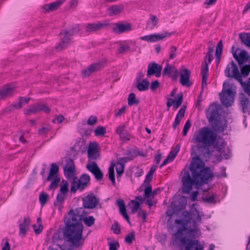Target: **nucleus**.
<instances>
[{
    "label": "nucleus",
    "instance_id": "nucleus-18",
    "mask_svg": "<svg viewBox=\"0 0 250 250\" xmlns=\"http://www.w3.org/2000/svg\"><path fill=\"white\" fill-rule=\"evenodd\" d=\"M83 200L84 207L87 208H95L99 202V200L92 194H88Z\"/></svg>",
    "mask_w": 250,
    "mask_h": 250
},
{
    "label": "nucleus",
    "instance_id": "nucleus-22",
    "mask_svg": "<svg viewBox=\"0 0 250 250\" xmlns=\"http://www.w3.org/2000/svg\"><path fill=\"white\" fill-rule=\"evenodd\" d=\"M16 86L14 84H9L4 86L0 90V99L9 96L15 92Z\"/></svg>",
    "mask_w": 250,
    "mask_h": 250
},
{
    "label": "nucleus",
    "instance_id": "nucleus-57",
    "mask_svg": "<svg viewBox=\"0 0 250 250\" xmlns=\"http://www.w3.org/2000/svg\"><path fill=\"white\" fill-rule=\"evenodd\" d=\"M109 250H117L119 247V244L118 242H111L109 244Z\"/></svg>",
    "mask_w": 250,
    "mask_h": 250
},
{
    "label": "nucleus",
    "instance_id": "nucleus-10",
    "mask_svg": "<svg viewBox=\"0 0 250 250\" xmlns=\"http://www.w3.org/2000/svg\"><path fill=\"white\" fill-rule=\"evenodd\" d=\"M225 74L226 77L234 78L240 83H242V78L238 67L232 61L227 66L225 70Z\"/></svg>",
    "mask_w": 250,
    "mask_h": 250
},
{
    "label": "nucleus",
    "instance_id": "nucleus-49",
    "mask_svg": "<svg viewBox=\"0 0 250 250\" xmlns=\"http://www.w3.org/2000/svg\"><path fill=\"white\" fill-rule=\"evenodd\" d=\"M250 72V65H246L243 66L241 68V74L244 77L248 76Z\"/></svg>",
    "mask_w": 250,
    "mask_h": 250
},
{
    "label": "nucleus",
    "instance_id": "nucleus-6",
    "mask_svg": "<svg viewBox=\"0 0 250 250\" xmlns=\"http://www.w3.org/2000/svg\"><path fill=\"white\" fill-rule=\"evenodd\" d=\"M236 93V86L233 83L225 82L223 83L222 92L220 94L221 103L227 107L232 105Z\"/></svg>",
    "mask_w": 250,
    "mask_h": 250
},
{
    "label": "nucleus",
    "instance_id": "nucleus-60",
    "mask_svg": "<svg viewBox=\"0 0 250 250\" xmlns=\"http://www.w3.org/2000/svg\"><path fill=\"white\" fill-rule=\"evenodd\" d=\"M156 170V167L154 166L151 167L150 169L149 170L148 174L146 175V180H150L152 178V175L153 173Z\"/></svg>",
    "mask_w": 250,
    "mask_h": 250
},
{
    "label": "nucleus",
    "instance_id": "nucleus-27",
    "mask_svg": "<svg viewBox=\"0 0 250 250\" xmlns=\"http://www.w3.org/2000/svg\"><path fill=\"white\" fill-rule=\"evenodd\" d=\"M58 167L55 164H52L47 180L51 181L52 179L60 178L58 176Z\"/></svg>",
    "mask_w": 250,
    "mask_h": 250
},
{
    "label": "nucleus",
    "instance_id": "nucleus-50",
    "mask_svg": "<svg viewBox=\"0 0 250 250\" xmlns=\"http://www.w3.org/2000/svg\"><path fill=\"white\" fill-rule=\"evenodd\" d=\"M2 250H10V245L9 243L8 239L5 238L1 243Z\"/></svg>",
    "mask_w": 250,
    "mask_h": 250
},
{
    "label": "nucleus",
    "instance_id": "nucleus-33",
    "mask_svg": "<svg viewBox=\"0 0 250 250\" xmlns=\"http://www.w3.org/2000/svg\"><path fill=\"white\" fill-rule=\"evenodd\" d=\"M29 100L30 98L26 97H21L18 102L12 105V107L16 109L21 108L23 105L28 103Z\"/></svg>",
    "mask_w": 250,
    "mask_h": 250
},
{
    "label": "nucleus",
    "instance_id": "nucleus-45",
    "mask_svg": "<svg viewBox=\"0 0 250 250\" xmlns=\"http://www.w3.org/2000/svg\"><path fill=\"white\" fill-rule=\"evenodd\" d=\"M60 191L61 193L66 194L68 191V183L67 181H62L61 185Z\"/></svg>",
    "mask_w": 250,
    "mask_h": 250
},
{
    "label": "nucleus",
    "instance_id": "nucleus-46",
    "mask_svg": "<svg viewBox=\"0 0 250 250\" xmlns=\"http://www.w3.org/2000/svg\"><path fill=\"white\" fill-rule=\"evenodd\" d=\"M145 199L152 198V188L150 186H147L144 191Z\"/></svg>",
    "mask_w": 250,
    "mask_h": 250
},
{
    "label": "nucleus",
    "instance_id": "nucleus-32",
    "mask_svg": "<svg viewBox=\"0 0 250 250\" xmlns=\"http://www.w3.org/2000/svg\"><path fill=\"white\" fill-rule=\"evenodd\" d=\"M99 68L98 64H94L89 66L88 68L83 71V75L84 77L89 76L90 74L97 70Z\"/></svg>",
    "mask_w": 250,
    "mask_h": 250
},
{
    "label": "nucleus",
    "instance_id": "nucleus-3",
    "mask_svg": "<svg viewBox=\"0 0 250 250\" xmlns=\"http://www.w3.org/2000/svg\"><path fill=\"white\" fill-rule=\"evenodd\" d=\"M203 216L204 213L202 211L194 209L191 211L190 217L188 220H176L175 223L178 225V231L175 234L176 240H179L182 243L185 242V239L180 237L183 232L185 231L194 237H198L200 234L198 225L201 223L202 217Z\"/></svg>",
    "mask_w": 250,
    "mask_h": 250
},
{
    "label": "nucleus",
    "instance_id": "nucleus-52",
    "mask_svg": "<svg viewBox=\"0 0 250 250\" xmlns=\"http://www.w3.org/2000/svg\"><path fill=\"white\" fill-rule=\"evenodd\" d=\"M215 197L216 195L214 193H209L205 197L204 199L207 202L214 203L215 202Z\"/></svg>",
    "mask_w": 250,
    "mask_h": 250
},
{
    "label": "nucleus",
    "instance_id": "nucleus-26",
    "mask_svg": "<svg viewBox=\"0 0 250 250\" xmlns=\"http://www.w3.org/2000/svg\"><path fill=\"white\" fill-rule=\"evenodd\" d=\"M206 113L209 121L215 120L218 115V111L216 106L215 105H210L207 110Z\"/></svg>",
    "mask_w": 250,
    "mask_h": 250
},
{
    "label": "nucleus",
    "instance_id": "nucleus-21",
    "mask_svg": "<svg viewBox=\"0 0 250 250\" xmlns=\"http://www.w3.org/2000/svg\"><path fill=\"white\" fill-rule=\"evenodd\" d=\"M167 36V32L164 34H153L141 37L140 39L148 42H155L158 41L162 40Z\"/></svg>",
    "mask_w": 250,
    "mask_h": 250
},
{
    "label": "nucleus",
    "instance_id": "nucleus-1",
    "mask_svg": "<svg viewBox=\"0 0 250 250\" xmlns=\"http://www.w3.org/2000/svg\"><path fill=\"white\" fill-rule=\"evenodd\" d=\"M82 220L87 226L91 227L95 220L92 216L83 218L81 211L77 209H71L64 219L65 227L62 230L64 239L76 247L82 246L84 241Z\"/></svg>",
    "mask_w": 250,
    "mask_h": 250
},
{
    "label": "nucleus",
    "instance_id": "nucleus-51",
    "mask_svg": "<svg viewBox=\"0 0 250 250\" xmlns=\"http://www.w3.org/2000/svg\"><path fill=\"white\" fill-rule=\"evenodd\" d=\"M191 125V122L189 120L187 121V122H186V123L184 125L183 130V136H186L187 135L189 129L190 128Z\"/></svg>",
    "mask_w": 250,
    "mask_h": 250
},
{
    "label": "nucleus",
    "instance_id": "nucleus-59",
    "mask_svg": "<svg viewBox=\"0 0 250 250\" xmlns=\"http://www.w3.org/2000/svg\"><path fill=\"white\" fill-rule=\"evenodd\" d=\"M48 195L46 193H42L40 195L39 200L41 204L44 205L47 199Z\"/></svg>",
    "mask_w": 250,
    "mask_h": 250
},
{
    "label": "nucleus",
    "instance_id": "nucleus-55",
    "mask_svg": "<svg viewBox=\"0 0 250 250\" xmlns=\"http://www.w3.org/2000/svg\"><path fill=\"white\" fill-rule=\"evenodd\" d=\"M52 182L50 185L49 188L50 189H55L57 188L58 184L60 181V178H56L54 179H52Z\"/></svg>",
    "mask_w": 250,
    "mask_h": 250
},
{
    "label": "nucleus",
    "instance_id": "nucleus-41",
    "mask_svg": "<svg viewBox=\"0 0 250 250\" xmlns=\"http://www.w3.org/2000/svg\"><path fill=\"white\" fill-rule=\"evenodd\" d=\"M179 150L180 146L178 145H177L176 146V147L173 150H171L170 152V153H169L167 157L168 159H169L170 161L172 162L174 159L177 153H178Z\"/></svg>",
    "mask_w": 250,
    "mask_h": 250
},
{
    "label": "nucleus",
    "instance_id": "nucleus-36",
    "mask_svg": "<svg viewBox=\"0 0 250 250\" xmlns=\"http://www.w3.org/2000/svg\"><path fill=\"white\" fill-rule=\"evenodd\" d=\"M239 36L242 42L250 47V33H240Z\"/></svg>",
    "mask_w": 250,
    "mask_h": 250
},
{
    "label": "nucleus",
    "instance_id": "nucleus-24",
    "mask_svg": "<svg viewBox=\"0 0 250 250\" xmlns=\"http://www.w3.org/2000/svg\"><path fill=\"white\" fill-rule=\"evenodd\" d=\"M31 223L30 219L29 217H25L23 222L20 225L19 234L22 237H25L26 233L28 230L29 226Z\"/></svg>",
    "mask_w": 250,
    "mask_h": 250
},
{
    "label": "nucleus",
    "instance_id": "nucleus-53",
    "mask_svg": "<svg viewBox=\"0 0 250 250\" xmlns=\"http://www.w3.org/2000/svg\"><path fill=\"white\" fill-rule=\"evenodd\" d=\"M111 229L113 232L117 234H119L121 232L120 226L117 222H114V224L112 225Z\"/></svg>",
    "mask_w": 250,
    "mask_h": 250
},
{
    "label": "nucleus",
    "instance_id": "nucleus-5",
    "mask_svg": "<svg viewBox=\"0 0 250 250\" xmlns=\"http://www.w3.org/2000/svg\"><path fill=\"white\" fill-rule=\"evenodd\" d=\"M98 144L96 142H90L88 147L87 153L88 161L86 166V168L95 176L96 180H101L103 178V173L96 162L92 160H96L99 157L98 150Z\"/></svg>",
    "mask_w": 250,
    "mask_h": 250
},
{
    "label": "nucleus",
    "instance_id": "nucleus-43",
    "mask_svg": "<svg viewBox=\"0 0 250 250\" xmlns=\"http://www.w3.org/2000/svg\"><path fill=\"white\" fill-rule=\"evenodd\" d=\"M139 103V101L136 99L135 95L133 93H131L129 95L128 98V104L131 106Z\"/></svg>",
    "mask_w": 250,
    "mask_h": 250
},
{
    "label": "nucleus",
    "instance_id": "nucleus-12",
    "mask_svg": "<svg viewBox=\"0 0 250 250\" xmlns=\"http://www.w3.org/2000/svg\"><path fill=\"white\" fill-rule=\"evenodd\" d=\"M79 31V26L75 27L74 29H69L68 31H65L61 33V42L57 46V49H63L67 46L71 40V37Z\"/></svg>",
    "mask_w": 250,
    "mask_h": 250
},
{
    "label": "nucleus",
    "instance_id": "nucleus-8",
    "mask_svg": "<svg viewBox=\"0 0 250 250\" xmlns=\"http://www.w3.org/2000/svg\"><path fill=\"white\" fill-rule=\"evenodd\" d=\"M214 50L213 48L209 47L208 53L206 56L204 62L202 65L201 74L202 76V87H206L207 85V80L208 75V66L211 61L213 60V54Z\"/></svg>",
    "mask_w": 250,
    "mask_h": 250
},
{
    "label": "nucleus",
    "instance_id": "nucleus-4",
    "mask_svg": "<svg viewBox=\"0 0 250 250\" xmlns=\"http://www.w3.org/2000/svg\"><path fill=\"white\" fill-rule=\"evenodd\" d=\"M219 138L220 137L212 129L203 127L195 132L192 140L196 145L198 151L205 156L208 157L209 147H214Z\"/></svg>",
    "mask_w": 250,
    "mask_h": 250
},
{
    "label": "nucleus",
    "instance_id": "nucleus-16",
    "mask_svg": "<svg viewBox=\"0 0 250 250\" xmlns=\"http://www.w3.org/2000/svg\"><path fill=\"white\" fill-rule=\"evenodd\" d=\"M109 25L108 21H104L97 23H89L85 26L86 32H92L98 31L100 29L106 28Z\"/></svg>",
    "mask_w": 250,
    "mask_h": 250
},
{
    "label": "nucleus",
    "instance_id": "nucleus-62",
    "mask_svg": "<svg viewBox=\"0 0 250 250\" xmlns=\"http://www.w3.org/2000/svg\"><path fill=\"white\" fill-rule=\"evenodd\" d=\"M126 110V106H124L121 108L119 109L116 112L115 116L116 117L121 116L122 115L125 113Z\"/></svg>",
    "mask_w": 250,
    "mask_h": 250
},
{
    "label": "nucleus",
    "instance_id": "nucleus-13",
    "mask_svg": "<svg viewBox=\"0 0 250 250\" xmlns=\"http://www.w3.org/2000/svg\"><path fill=\"white\" fill-rule=\"evenodd\" d=\"M231 52L233 57L239 64L246 62L249 58V55L247 51L239 48H235L234 46L232 47Z\"/></svg>",
    "mask_w": 250,
    "mask_h": 250
},
{
    "label": "nucleus",
    "instance_id": "nucleus-37",
    "mask_svg": "<svg viewBox=\"0 0 250 250\" xmlns=\"http://www.w3.org/2000/svg\"><path fill=\"white\" fill-rule=\"evenodd\" d=\"M249 103L248 98L244 94H241L240 96V104L243 108V112H245V109H247Z\"/></svg>",
    "mask_w": 250,
    "mask_h": 250
},
{
    "label": "nucleus",
    "instance_id": "nucleus-56",
    "mask_svg": "<svg viewBox=\"0 0 250 250\" xmlns=\"http://www.w3.org/2000/svg\"><path fill=\"white\" fill-rule=\"evenodd\" d=\"M177 48L174 46H171L170 48L169 58L173 59L177 55L176 54Z\"/></svg>",
    "mask_w": 250,
    "mask_h": 250
},
{
    "label": "nucleus",
    "instance_id": "nucleus-34",
    "mask_svg": "<svg viewBox=\"0 0 250 250\" xmlns=\"http://www.w3.org/2000/svg\"><path fill=\"white\" fill-rule=\"evenodd\" d=\"M158 22V19L156 16L153 15H150L149 20L147 23V27L151 29L156 26Z\"/></svg>",
    "mask_w": 250,
    "mask_h": 250
},
{
    "label": "nucleus",
    "instance_id": "nucleus-28",
    "mask_svg": "<svg viewBox=\"0 0 250 250\" xmlns=\"http://www.w3.org/2000/svg\"><path fill=\"white\" fill-rule=\"evenodd\" d=\"M123 10V5H114L108 8V12L110 16H113L119 14Z\"/></svg>",
    "mask_w": 250,
    "mask_h": 250
},
{
    "label": "nucleus",
    "instance_id": "nucleus-7",
    "mask_svg": "<svg viewBox=\"0 0 250 250\" xmlns=\"http://www.w3.org/2000/svg\"><path fill=\"white\" fill-rule=\"evenodd\" d=\"M129 161L127 157H123L118 160L116 164L112 163L108 168L109 179L111 181L112 184L115 186L116 184L114 173V167H115L117 176L120 177L124 172L125 164Z\"/></svg>",
    "mask_w": 250,
    "mask_h": 250
},
{
    "label": "nucleus",
    "instance_id": "nucleus-31",
    "mask_svg": "<svg viewBox=\"0 0 250 250\" xmlns=\"http://www.w3.org/2000/svg\"><path fill=\"white\" fill-rule=\"evenodd\" d=\"M131 45H136V42L130 41L126 43H123L120 45L118 48V51L122 53L128 51H130V48Z\"/></svg>",
    "mask_w": 250,
    "mask_h": 250
},
{
    "label": "nucleus",
    "instance_id": "nucleus-17",
    "mask_svg": "<svg viewBox=\"0 0 250 250\" xmlns=\"http://www.w3.org/2000/svg\"><path fill=\"white\" fill-rule=\"evenodd\" d=\"M64 173L65 177L68 179H73L75 176V168L73 161L68 160L64 168Z\"/></svg>",
    "mask_w": 250,
    "mask_h": 250
},
{
    "label": "nucleus",
    "instance_id": "nucleus-58",
    "mask_svg": "<svg viewBox=\"0 0 250 250\" xmlns=\"http://www.w3.org/2000/svg\"><path fill=\"white\" fill-rule=\"evenodd\" d=\"M135 239V235L134 233H130L127 235L125 238V241L128 244L132 243V241Z\"/></svg>",
    "mask_w": 250,
    "mask_h": 250
},
{
    "label": "nucleus",
    "instance_id": "nucleus-29",
    "mask_svg": "<svg viewBox=\"0 0 250 250\" xmlns=\"http://www.w3.org/2000/svg\"><path fill=\"white\" fill-rule=\"evenodd\" d=\"M117 205L119 207L120 212L123 216L124 218L126 219L128 223H129V217L126 213V208L125 203L122 199H118L117 201Z\"/></svg>",
    "mask_w": 250,
    "mask_h": 250
},
{
    "label": "nucleus",
    "instance_id": "nucleus-47",
    "mask_svg": "<svg viewBox=\"0 0 250 250\" xmlns=\"http://www.w3.org/2000/svg\"><path fill=\"white\" fill-rule=\"evenodd\" d=\"M119 136L121 140L123 141H129L131 138V135L126 130L122 132Z\"/></svg>",
    "mask_w": 250,
    "mask_h": 250
},
{
    "label": "nucleus",
    "instance_id": "nucleus-48",
    "mask_svg": "<svg viewBox=\"0 0 250 250\" xmlns=\"http://www.w3.org/2000/svg\"><path fill=\"white\" fill-rule=\"evenodd\" d=\"M175 101V103L174 104V106L177 108L179 106H180L182 103L183 101V95L182 93L179 94L178 95V97L177 99L174 100Z\"/></svg>",
    "mask_w": 250,
    "mask_h": 250
},
{
    "label": "nucleus",
    "instance_id": "nucleus-30",
    "mask_svg": "<svg viewBox=\"0 0 250 250\" xmlns=\"http://www.w3.org/2000/svg\"><path fill=\"white\" fill-rule=\"evenodd\" d=\"M63 3L62 0H58L44 5L43 8L46 11H54L57 9Z\"/></svg>",
    "mask_w": 250,
    "mask_h": 250
},
{
    "label": "nucleus",
    "instance_id": "nucleus-61",
    "mask_svg": "<svg viewBox=\"0 0 250 250\" xmlns=\"http://www.w3.org/2000/svg\"><path fill=\"white\" fill-rule=\"evenodd\" d=\"M97 122V118L96 116H91L88 121L87 124L89 125H93Z\"/></svg>",
    "mask_w": 250,
    "mask_h": 250
},
{
    "label": "nucleus",
    "instance_id": "nucleus-35",
    "mask_svg": "<svg viewBox=\"0 0 250 250\" xmlns=\"http://www.w3.org/2000/svg\"><path fill=\"white\" fill-rule=\"evenodd\" d=\"M149 82L147 79H144L140 82L137 81V88L140 91H145L148 89Z\"/></svg>",
    "mask_w": 250,
    "mask_h": 250
},
{
    "label": "nucleus",
    "instance_id": "nucleus-11",
    "mask_svg": "<svg viewBox=\"0 0 250 250\" xmlns=\"http://www.w3.org/2000/svg\"><path fill=\"white\" fill-rule=\"evenodd\" d=\"M220 153V159H228L230 156L229 148L226 146L225 141L222 138H219L213 147Z\"/></svg>",
    "mask_w": 250,
    "mask_h": 250
},
{
    "label": "nucleus",
    "instance_id": "nucleus-39",
    "mask_svg": "<svg viewBox=\"0 0 250 250\" xmlns=\"http://www.w3.org/2000/svg\"><path fill=\"white\" fill-rule=\"evenodd\" d=\"M222 49L223 43L222 41H220L217 44L215 51V55L218 62H220V57L222 52Z\"/></svg>",
    "mask_w": 250,
    "mask_h": 250
},
{
    "label": "nucleus",
    "instance_id": "nucleus-42",
    "mask_svg": "<svg viewBox=\"0 0 250 250\" xmlns=\"http://www.w3.org/2000/svg\"><path fill=\"white\" fill-rule=\"evenodd\" d=\"M96 136H102L106 133L105 127L102 126H98L94 130Z\"/></svg>",
    "mask_w": 250,
    "mask_h": 250
},
{
    "label": "nucleus",
    "instance_id": "nucleus-64",
    "mask_svg": "<svg viewBox=\"0 0 250 250\" xmlns=\"http://www.w3.org/2000/svg\"><path fill=\"white\" fill-rule=\"evenodd\" d=\"M159 85V83L158 81H153L151 83L150 88L152 90H154L158 88Z\"/></svg>",
    "mask_w": 250,
    "mask_h": 250
},
{
    "label": "nucleus",
    "instance_id": "nucleus-2",
    "mask_svg": "<svg viewBox=\"0 0 250 250\" xmlns=\"http://www.w3.org/2000/svg\"><path fill=\"white\" fill-rule=\"evenodd\" d=\"M204 162L198 157L192 159L189 169L184 171L182 177L183 193L188 194L194 185L198 189L212 179V171L208 167L204 168Z\"/></svg>",
    "mask_w": 250,
    "mask_h": 250
},
{
    "label": "nucleus",
    "instance_id": "nucleus-25",
    "mask_svg": "<svg viewBox=\"0 0 250 250\" xmlns=\"http://www.w3.org/2000/svg\"><path fill=\"white\" fill-rule=\"evenodd\" d=\"M185 250H204V246L198 240H191L187 243Z\"/></svg>",
    "mask_w": 250,
    "mask_h": 250
},
{
    "label": "nucleus",
    "instance_id": "nucleus-20",
    "mask_svg": "<svg viewBox=\"0 0 250 250\" xmlns=\"http://www.w3.org/2000/svg\"><path fill=\"white\" fill-rule=\"evenodd\" d=\"M163 75H168L173 80H175L177 78L179 73L177 68L174 65L167 63L163 72Z\"/></svg>",
    "mask_w": 250,
    "mask_h": 250
},
{
    "label": "nucleus",
    "instance_id": "nucleus-63",
    "mask_svg": "<svg viewBox=\"0 0 250 250\" xmlns=\"http://www.w3.org/2000/svg\"><path fill=\"white\" fill-rule=\"evenodd\" d=\"M64 117L62 115L56 116L53 120V122L55 124H60L62 122Z\"/></svg>",
    "mask_w": 250,
    "mask_h": 250
},
{
    "label": "nucleus",
    "instance_id": "nucleus-44",
    "mask_svg": "<svg viewBox=\"0 0 250 250\" xmlns=\"http://www.w3.org/2000/svg\"><path fill=\"white\" fill-rule=\"evenodd\" d=\"M242 86L244 91L250 96V77L249 78L247 83H240Z\"/></svg>",
    "mask_w": 250,
    "mask_h": 250
},
{
    "label": "nucleus",
    "instance_id": "nucleus-54",
    "mask_svg": "<svg viewBox=\"0 0 250 250\" xmlns=\"http://www.w3.org/2000/svg\"><path fill=\"white\" fill-rule=\"evenodd\" d=\"M126 126L124 124H121L118 126L116 129V133L119 135L126 130Z\"/></svg>",
    "mask_w": 250,
    "mask_h": 250
},
{
    "label": "nucleus",
    "instance_id": "nucleus-38",
    "mask_svg": "<svg viewBox=\"0 0 250 250\" xmlns=\"http://www.w3.org/2000/svg\"><path fill=\"white\" fill-rule=\"evenodd\" d=\"M34 230L35 233L40 234L43 229L42 219L39 217L37 219V224L33 226Z\"/></svg>",
    "mask_w": 250,
    "mask_h": 250
},
{
    "label": "nucleus",
    "instance_id": "nucleus-14",
    "mask_svg": "<svg viewBox=\"0 0 250 250\" xmlns=\"http://www.w3.org/2000/svg\"><path fill=\"white\" fill-rule=\"evenodd\" d=\"M41 111L45 113H48L50 112V109L45 104H37L25 109L24 112L26 115H31L36 114Z\"/></svg>",
    "mask_w": 250,
    "mask_h": 250
},
{
    "label": "nucleus",
    "instance_id": "nucleus-15",
    "mask_svg": "<svg viewBox=\"0 0 250 250\" xmlns=\"http://www.w3.org/2000/svg\"><path fill=\"white\" fill-rule=\"evenodd\" d=\"M132 30V25L129 23H115L113 24L112 30L118 34L127 32Z\"/></svg>",
    "mask_w": 250,
    "mask_h": 250
},
{
    "label": "nucleus",
    "instance_id": "nucleus-19",
    "mask_svg": "<svg viewBox=\"0 0 250 250\" xmlns=\"http://www.w3.org/2000/svg\"><path fill=\"white\" fill-rule=\"evenodd\" d=\"M162 66L155 62L150 63L148 65L147 75L150 76L155 75L157 77L161 76Z\"/></svg>",
    "mask_w": 250,
    "mask_h": 250
},
{
    "label": "nucleus",
    "instance_id": "nucleus-40",
    "mask_svg": "<svg viewBox=\"0 0 250 250\" xmlns=\"http://www.w3.org/2000/svg\"><path fill=\"white\" fill-rule=\"evenodd\" d=\"M140 206L138 203L135 202L134 200H131L128 204V206L131 209V212L133 214L135 213L138 211Z\"/></svg>",
    "mask_w": 250,
    "mask_h": 250
},
{
    "label": "nucleus",
    "instance_id": "nucleus-23",
    "mask_svg": "<svg viewBox=\"0 0 250 250\" xmlns=\"http://www.w3.org/2000/svg\"><path fill=\"white\" fill-rule=\"evenodd\" d=\"M190 71L184 68L180 72V82L183 86H189V77Z\"/></svg>",
    "mask_w": 250,
    "mask_h": 250
},
{
    "label": "nucleus",
    "instance_id": "nucleus-9",
    "mask_svg": "<svg viewBox=\"0 0 250 250\" xmlns=\"http://www.w3.org/2000/svg\"><path fill=\"white\" fill-rule=\"evenodd\" d=\"M89 181L90 177L87 174H83L78 180L74 179L71 185V192L75 193L77 190H83L87 186Z\"/></svg>",
    "mask_w": 250,
    "mask_h": 250
}]
</instances>
